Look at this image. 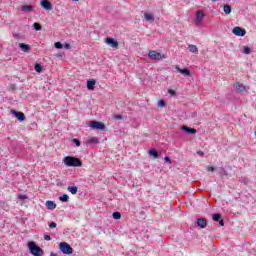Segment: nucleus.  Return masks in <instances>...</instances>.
Listing matches in <instances>:
<instances>
[{"label":"nucleus","instance_id":"nucleus-50","mask_svg":"<svg viewBox=\"0 0 256 256\" xmlns=\"http://www.w3.org/2000/svg\"><path fill=\"white\" fill-rule=\"evenodd\" d=\"M50 256H57V254H56V253L51 252V253H50Z\"/></svg>","mask_w":256,"mask_h":256},{"label":"nucleus","instance_id":"nucleus-19","mask_svg":"<svg viewBox=\"0 0 256 256\" xmlns=\"http://www.w3.org/2000/svg\"><path fill=\"white\" fill-rule=\"evenodd\" d=\"M188 50L190 51V53H194L195 55H197V53H199V48H197V46L190 44L188 46Z\"/></svg>","mask_w":256,"mask_h":256},{"label":"nucleus","instance_id":"nucleus-4","mask_svg":"<svg viewBox=\"0 0 256 256\" xmlns=\"http://www.w3.org/2000/svg\"><path fill=\"white\" fill-rule=\"evenodd\" d=\"M90 127L96 131H107V126H105V123L99 121H91Z\"/></svg>","mask_w":256,"mask_h":256},{"label":"nucleus","instance_id":"nucleus-14","mask_svg":"<svg viewBox=\"0 0 256 256\" xmlns=\"http://www.w3.org/2000/svg\"><path fill=\"white\" fill-rule=\"evenodd\" d=\"M97 84V80L95 79H90L87 81V89L89 91H93L95 89V85Z\"/></svg>","mask_w":256,"mask_h":256},{"label":"nucleus","instance_id":"nucleus-26","mask_svg":"<svg viewBox=\"0 0 256 256\" xmlns=\"http://www.w3.org/2000/svg\"><path fill=\"white\" fill-rule=\"evenodd\" d=\"M212 219L215 222L221 221V214L220 213L212 214Z\"/></svg>","mask_w":256,"mask_h":256},{"label":"nucleus","instance_id":"nucleus-46","mask_svg":"<svg viewBox=\"0 0 256 256\" xmlns=\"http://www.w3.org/2000/svg\"><path fill=\"white\" fill-rule=\"evenodd\" d=\"M197 155L203 156V155H205V152H204V151L199 150V151H197Z\"/></svg>","mask_w":256,"mask_h":256},{"label":"nucleus","instance_id":"nucleus-37","mask_svg":"<svg viewBox=\"0 0 256 256\" xmlns=\"http://www.w3.org/2000/svg\"><path fill=\"white\" fill-rule=\"evenodd\" d=\"M158 107H165V100H159Z\"/></svg>","mask_w":256,"mask_h":256},{"label":"nucleus","instance_id":"nucleus-12","mask_svg":"<svg viewBox=\"0 0 256 256\" xmlns=\"http://www.w3.org/2000/svg\"><path fill=\"white\" fill-rule=\"evenodd\" d=\"M176 71H178V73H181L185 77H189L191 75V70H189V68L181 69L179 66H176Z\"/></svg>","mask_w":256,"mask_h":256},{"label":"nucleus","instance_id":"nucleus-45","mask_svg":"<svg viewBox=\"0 0 256 256\" xmlns=\"http://www.w3.org/2000/svg\"><path fill=\"white\" fill-rule=\"evenodd\" d=\"M191 117H192L193 119H197V112H193V113L191 114Z\"/></svg>","mask_w":256,"mask_h":256},{"label":"nucleus","instance_id":"nucleus-33","mask_svg":"<svg viewBox=\"0 0 256 256\" xmlns=\"http://www.w3.org/2000/svg\"><path fill=\"white\" fill-rule=\"evenodd\" d=\"M54 47H55L56 49H63V44H62L61 42H56V43L54 44Z\"/></svg>","mask_w":256,"mask_h":256},{"label":"nucleus","instance_id":"nucleus-29","mask_svg":"<svg viewBox=\"0 0 256 256\" xmlns=\"http://www.w3.org/2000/svg\"><path fill=\"white\" fill-rule=\"evenodd\" d=\"M113 219L119 220L121 219V213L120 212H114L112 214Z\"/></svg>","mask_w":256,"mask_h":256},{"label":"nucleus","instance_id":"nucleus-20","mask_svg":"<svg viewBox=\"0 0 256 256\" xmlns=\"http://www.w3.org/2000/svg\"><path fill=\"white\" fill-rule=\"evenodd\" d=\"M235 89L237 93H243L245 91V86L239 82L236 83Z\"/></svg>","mask_w":256,"mask_h":256},{"label":"nucleus","instance_id":"nucleus-35","mask_svg":"<svg viewBox=\"0 0 256 256\" xmlns=\"http://www.w3.org/2000/svg\"><path fill=\"white\" fill-rule=\"evenodd\" d=\"M168 93L169 95H171V97H175L177 95V93L173 89H168Z\"/></svg>","mask_w":256,"mask_h":256},{"label":"nucleus","instance_id":"nucleus-49","mask_svg":"<svg viewBox=\"0 0 256 256\" xmlns=\"http://www.w3.org/2000/svg\"><path fill=\"white\" fill-rule=\"evenodd\" d=\"M56 184H57L58 186L63 185V183H61L59 180L56 181Z\"/></svg>","mask_w":256,"mask_h":256},{"label":"nucleus","instance_id":"nucleus-21","mask_svg":"<svg viewBox=\"0 0 256 256\" xmlns=\"http://www.w3.org/2000/svg\"><path fill=\"white\" fill-rule=\"evenodd\" d=\"M68 191L72 195H77V191H79V187H77V186H68Z\"/></svg>","mask_w":256,"mask_h":256},{"label":"nucleus","instance_id":"nucleus-11","mask_svg":"<svg viewBox=\"0 0 256 256\" xmlns=\"http://www.w3.org/2000/svg\"><path fill=\"white\" fill-rule=\"evenodd\" d=\"M105 43L107 45H110V47H113V48H117L119 47V42H117V40H114L113 38H105Z\"/></svg>","mask_w":256,"mask_h":256},{"label":"nucleus","instance_id":"nucleus-2","mask_svg":"<svg viewBox=\"0 0 256 256\" xmlns=\"http://www.w3.org/2000/svg\"><path fill=\"white\" fill-rule=\"evenodd\" d=\"M28 249L33 256H43L44 251L41 249V247L37 246V243L30 241L28 242Z\"/></svg>","mask_w":256,"mask_h":256},{"label":"nucleus","instance_id":"nucleus-24","mask_svg":"<svg viewBox=\"0 0 256 256\" xmlns=\"http://www.w3.org/2000/svg\"><path fill=\"white\" fill-rule=\"evenodd\" d=\"M34 69H35L36 73H41L43 71V66L39 63H36L34 66Z\"/></svg>","mask_w":256,"mask_h":256},{"label":"nucleus","instance_id":"nucleus-18","mask_svg":"<svg viewBox=\"0 0 256 256\" xmlns=\"http://www.w3.org/2000/svg\"><path fill=\"white\" fill-rule=\"evenodd\" d=\"M149 155L151 157H154V159H158L159 158V152H157V150L155 148H152L148 151Z\"/></svg>","mask_w":256,"mask_h":256},{"label":"nucleus","instance_id":"nucleus-1","mask_svg":"<svg viewBox=\"0 0 256 256\" xmlns=\"http://www.w3.org/2000/svg\"><path fill=\"white\" fill-rule=\"evenodd\" d=\"M63 163L67 167H83V162H81V159L73 156H66Z\"/></svg>","mask_w":256,"mask_h":256},{"label":"nucleus","instance_id":"nucleus-41","mask_svg":"<svg viewBox=\"0 0 256 256\" xmlns=\"http://www.w3.org/2000/svg\"><path fill=\"white\" fill-rule=\"evenodd\" d=\"M221 171L225 177H227V175H229V173L227 172V170H225V168H221Z\"/></svg>","mask_w":256,"mask_h":256},{"label":"nucleus","instance_id":"nucleus-17","mask_svg":"<svg viewBox=\"0 0 256 256\" xmlns=\"http://www.w3.org/2000/svg\"><path fill=\"white\" fill-rule=\"evenodd\" d=\"M144 19L146 21H149V23H153V21H155V16H153V14H149V13L145 12Z\"/></svg>","mask_w":256,"mask_h":256},{"label":"nucleus","instance_id":"nucleus-32","mask_svg":"<svg viewBox=\"0 0 256 256\" xmlns=\"http://www.w3.org/2000/svg\"><path fill=\"white\" fill-rule=\"evenodd\" d=\"M18 199H21V201H25V199H29V197H27V195L25 194H18Z\"/></svg>","mask_w":256,"mask_h":256},{"label":"nucleus","instance_id":"nucleus-38","mask_svg":"<svg viewBox=\"0 0 256 256\" xmlns=\"http://www.w3.org/2000/svg\"><path fill=\"white\" fill-rule=\"evenodd\" d=\"M219 226L220 227H225V220L221 219L219 220Z\"/></svg>","mask_w":256,"mask_h":256},{"label":"nucleus","instance_id":"nucleus-48","mask_svg":"<svg viewBox=\"0 0 256 256\" xmlns=\"http://www.w3.org/2000/svg\"><path fill=\"white\" fill-rule=\"evenodd\" d=\"M15 39H21V36L19 34L14 35Z\"/></svg>","mask_w":256,"mask_h":256},{"label":"nucleus","instance_id":"nucleus-47","mask_svg":"<svg viewBox=\"0 0 256 256\" xmlns=\"http://www.w3.org/2000/svg\"><path fill=\"white\" fill-rule=\"evenodd\" d=\"M64 47H65L66 49H71V45L68 44V43H65V44H64Z\"/></svg>","mask_w":256,"mask_h":256},{"label":"nucleus","instance_id":"nucleus-6","mask_svg":"<svg viewBox=\"0 0 256 256\" xmlns=\"http://www.w3.org/2000/svg\"><path fill=\"white\" fill-rule=\"evenodd\" d=\"M148 57L149 59H152L153 61H161V59H163V56L161 55V53L152 50L148 53Z\"/></svg>","mask_w":256,"mask_h":256},{"label":"nucleus","instance_id":"nucleus-42","mask_svg":"<svg viewBox=\"0 0 256 256\" xmlns=\"http://www.w3.org/2000/svg\"><path fill=\"white\" fill-rule=\"evenodd\" d=\"M44 239H45V241H51V236L45 234V235H44Z\"/></svg>","mask_w":256,"mask_h":256},{"label":"nucleus","instance_id":"nucleus-31","mask_svg":"<svg viewBox=\"0 0 256 256\" xmlns=\"http://www.w3.org/2000/svg\"><path fill=\"white\" fill-rule=\"evenodd\" d=\"M113 119H116V121H121V120H123V116L119 115V114H115V115H113Z\"/></svg>","mask_w":256,"mask_h":256},{"label":"nucleus","instance_id":"nucleus-3","mask_svg":"<svg viewBox=\"0 0 256 256\" xmlns=\"http://www.w3.org/2000/svg\"><path fill=\"white\" fill-rule=\"evenodd\" d=\"M59 250L63 255H71L73 253V248L67 242H61L59 244Z\"/></svg>","mask_w":256,"mask_h":256},{"label":"nucleus","instance_id":"nucleus-23","mask_svg":"<svg viewBox=\"0 0 256 256\" xmlns=\"http://www.w3.org/2000/svg\"><path fill=\"white\" fill-rule=\"evenodd\" d=\"M223 10H224L225 15H231V11H232L231 6L224 5Z\"/></svg>","mask_w":256,"mask_h":256},{"label":"nucleus","instance_id":"nucleus-9","mask_svg":"<svg viewBox=\"0 0 256 256\" xmlns=\"http://www.w3.org/2000/svg\"><path fill=\"white\" fill-rule=\"evenodd\" d=\"M196 224L197 227H200V229H205L207 227V218H198Z\"/></svg>","mask_w":256,"mask_h":256},{"label":"nucleus","instance_id":"nucleus-8","mask_svg":"<svg viewBox=\"0 0 256 256\" xmlns=\"http://www.w3.org/2000/svg\"><path fill=\"white\" fill-rule=\"evenodd\" d=\"M12 115L16 117L18 121H24L25 120V114L23 112H19L17 110H11Z\"/></svg>","mask_w":256,"mask_h":256},{"label":"nucleus","instance_id":"nucleus-25","mask_svg":"<svg viewBox=\"0 0 256 256\" xmlns=\"http://www.w3.org/2000/svg\"><path fill=\"white\" fill-rule=\"evenodd\" d=\"M59 201H62V203H67L69 201V195L64 194L59 197Z\"/></svg>","mask_w":256,"mask_h":256},{"label":"nucleus","instance_id":"nucleus-10","mask_svg":"<svg viewBox=\"0 0 256 256\" xmlns=\"http://www.w3.org/2000/svg\"><path fill=\"white\" fill-rule=\"evenodd\" d=\"M205 17V12H196V25H201L203 23V18Z\"/></svg>","mask_w":256,"mask_h":256},{"label":"nucleus","instance_id":"nucleus-44","mask_svg":"<svg viewBox=\"0 0 256 256\" xmlns=\"http://www.w3.org/2000/svg\"><path fill=\"white\" fill-rule=\"evenodd\" d=\"M164 161H166V163H171V158H169V156H166L164 158Z\"/></svg>","mask_w":256,"mask_h":256},{"label":"nucleus","instance_id":"nucleus-34","mask_svg":"<svg viewBox=\"0 0 256 256\" xmlns=\"http://www.w3.org/2000/svg\"><path fill=\"white\" fill-rule=\"evenodd\" d=\"M72 141L73 143H75L76 147H81V142L79 141V139L74 138Z\"/></svg>","mask_w":256,"mask_h":256},{"label":"nucleus","instance_id":"nucleus-36","mask_svg":"<svg viewBox=\"0 0 256 256\" xmlns=\"http://www.w3.org/2000/svg\"><path fill=\"white\" fill-rule=\"evenodd\" d=\"M90 143H99V138L93 137L89 140Z\"/></svg>","mask_w":256,"mask_h":256},{"label":"nucleus","instance_id":"nucleus-28","mask_svg":"<svg viewBox=\"0 0 256 256\" xmlns=\"http://www.w3.org/2000/svg\"><path fill=\"white\" fill-rule=\"evenodd\" d=\"M33 27L35 31H41V29H43L41 24H39L38 22L34 23Z\"/></svg>","mask_w":256,"mask_h":256},{"label":"nucleus","instance_id":"nucleus-5","mask_svg":"<svg viewBox=\"0 0 256 256\" xmlns=\"http://www.w3.org/2000/svg\"><path fill=\"white\" fill-rule=\"evenodd\" d=\"M232 33L237 37H245L247 35V31L239 26L234 27Z\"/></svg>","mask_w":256,"mask_h":256},{"label":"nucleus","instance_id":"nucleus-30","mask_svg":"<svg viewBox=\"0 0 256 256\" xmlns=\"http://www.w3.org/2000/svg\"><path fill=\"white\" fill-rule=\"evenodd\" d=\"M243 53L244 55H249L251 53V48H249L248 46H245L243 49Z\"/></svg>","mask_w":256,"mask_h":256},{"label":"nucleus","instance_id":"nucleus-27","mask_svg":"<svg viewBox=\"0 0 256 256\" xmlns=\"http://www.w3.org/2000/svg\"><path fill=\"white\" fill-rule=\"evenodd\" d=\"M8 91H11L12 93H15V91H17V85L9 84Z\"/></svg>","mask_w":256,"mask_h":256},{"label":"nucleus","instance_id":"nucleus-16","mask_svg":"<svg viewBox=\"0 0 256 256\" xmlns=\"http://www.w3.org/2000/svg\"><path fill=\"white\" fill-rule=\"evenodd\" d=\"M46 207L47 209H49L50 211H53V209H56L57 204L51 200L46 201Z\"/></svg>","mask_w":256,"mask_h":256},{"label":"nucleus","instance_id":"nucleus-22","mask_svg":"<svg viewBox=\"0 0 256 256\" xmlns=\"http://www.w3.org/2000/svg\"><path fill=\"white\" fill-rule=\"evenodd\" d=\"M22 11H25L26 13H31L33 11V6L31 5H23L21 7Z\"/></svg>","mask_w":256,"mask_h":256},{"label":"nucleus","instance_id":"nucleus-13","mask_svg":"<svg viewBox=\"0 0 256 256\" xmlns=\"http://www.w3.org/2000/svg\"><path fill=\"white\" fill-rule=\"evenodd\" d=\"M181 129L185 131V133H188V135H195V133H197V129L188 126H182Z\"/></svg>","mask_w":256,"mask_h":256},{"label":"nucleus","instance_id":"nucleus-43","mask_svg":"<svg viewBox=\"0 0 256 256\" xmlns=\"http://www.w3.org/2000/svg\"><path fill=\"white\" fill-rule=\"evenodd\" d=\"M207 171H209V172H212V173H213V171H215V167H213V166H209V167L207 168Z\"/></svg>","mask_w":256,"mask_h":256},{"label":"nucleus","instance_id":"nucleus-51","mask_svg":"<svg viewBox=\"0 0 256 256\" xmlns=\"http://www.w3.org/2000/svg\"><path fill=\"white\" fill-rule=\"evenodd\" d=\"M212 1V3H215V1H218V0H211Z\"/></svg>","mask_w":256,"mask_h":256},{"label":"nucleus","instance_id":"nucleus-7","mask_svg":"<svg viewBox=\"0 0 256 256\" xmlns=\"http://www.w3.org/2000/svg\"><path fill=\"white\" fill-rule=\"evenodd\" d=\"M40 5L45 9V11H51V9H53V5L49 0H41Z\"/></svg>","mask_w":256,"mask_h":256},{"label":"nucleus","instance_id":"nucleus-40","mask_svg":"<svg viewBox=\"0 0 256 256\" xmlns=\"http://www.w3.org/2000/svg\"><path fill=\"white\" fill-rule=\"evenodd\" d=\"M241 183H244V185H247L249 183V179L242 178Z\"/></svg>","mask_w":256,"mask_h":256},{"label":"nucleus","instance_id":"nucleus-39","mask_svg":"<svg viewBox=\"0 0 256 256\" xmlns=\"http://www.w3.org/2000/svg\"><path fill=\"white\" fill-rule=\"evenodd\" d=\"M49 227H50V229H55V227H57V223L51 222V223L49 224Z\"/></svg>","mask_w":256,"mask_h":256},{"label":"nucleus","instance_id":"nucleus-15","mask_svg":"<svg viewBox=\"0 0 256 256\" xmlns=\"http://www.w3.org/2000/svg\"><path fill=\"white\" fill-rule=\"evenodd\" d=\"M18 47L21 49V51H23L24 53H29V51H31V46H29V44H25V43H19Z\"/></svg>","mask_w":256,"mask_h":256}]
</instances>
